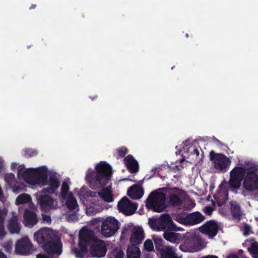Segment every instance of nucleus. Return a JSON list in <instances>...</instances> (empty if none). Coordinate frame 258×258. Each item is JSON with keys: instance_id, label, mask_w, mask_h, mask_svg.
I'll list each match as a JSON object with an SVG mask.
<instances>
[{"instance_id": "nucleus-1", "label": "nucleus", "mask_w": 258, "mask_h": 258, "mask_svg": "<svg viewBox=\"0 0 258 258\" xmlns=\"http://www.w3.org/2000/svg\"><path fill=\"white\" fill-rule=\"evenodd\" d=\"M18 176H21L24 179L33 178V184L45 186L47 184L48 187L43 188L42 193L54 194L58 188L60 182L55 174H51L48 179L47 168L42 166L35 169L28 168L24 170V166H19L18 169Z\"/></svg>"}, {"instance_id": "nucleus-2", "label": "nucleus", "mask_w": 258, "mask_h": 258, "mask_svg": "<svg viewBox=\"0 0 258 258\" xmlns=\"http://www.w3.org/2000/svg\"><path fill=\"white\" fill-rule=\"evenodd\" d=\"M112 167L105 161H100L95 166V171L88 170L86 179L92 189L103 188L110 179Z\"/></svg>"}, {"instance_id": "nucleus-3", "label": "nucleus", "mask_w": 258, "mask_h": 258, "mask_svg": "<svg viewBox=\"0 0 258 258\" xmlns=\"http://www.w3.org/2000/svg\"><path fill=\"white\" fill-rule=\"evenodd\" d=\"M34 239L49 255L60 254L62 252V244L55 238L49 228H41L34 234Z\"/></svg>"}, {"instance_id": "nucleus-4", "label": "nucleus", "mask_w": 258, "mask_h": 258, "mask_svg": "<svg viewBox=\"0 0 258 258\" xmlns=\"http://www.w3.org/2000/svg\"><path fill=\"white\" fill-rule=\"evenodd\" d=\"M85 233H89L90 237H87V244L88 247H90V253L93 257H104L107 251V247L105 242L98 239L95 235L94 232L91 229L84 230Z\"/></svg>"}, {"instance_id": "nucleus-5", "label": "nucleus", "mask_w": 258, "mask_h": 258, "mask_svg": "<svg viewBox=\"0 0 258 258\" xmlns=\"http://www.w3.org/2000/svg\"><path fill=\"white\" fill-rule=\"evenodd\" d=\"M165 194L157 190L152 191L146 200V206L156 212H161L165 209Z\"/></svg>"}, {"instance_id": "nucleus-6", "label": "nucleus", "mask_w": 258, "mask_h": 258, "mask_svg": "<svg viewBox=\"0 0 258 258\" xmlns=\"http://www.w3.org/2000/svg\"><path fill=\"white\" fill-rule=\"evenodd\" d=\"M246 174L247 172L243 167H235L230 172V179L228 181L229 189L236 192L241 184V181L244 180Z\"/></svg>"}, {"instance_id": "nucleus-7", "label": "nucleus", "mask_w": 258, "mask_h": 258, "mask_svg": "<svg viewBox=\"0 0 258 258\" xmlns=\"http://www.w3.org/2000/svg\"><path fill=\"white\" fill-rule=\"evenodd\" d=\"M119 228V221L113 217H108L101 223V233L105 237L114 235Z\"/></svg>"}, {"instance_id": "nucleus-8", "label": "nucleus", "mask_w": 258, "mask_h": 258, "mask_svg": "<svg viewBox=\"0 0 258 258\" xmlns=\"http://www.w3.org/2000/svg\"><path fill=\"white\" fill-rule=\"evenodd\" d=\"M186 193L178 187L170 188L168 192V204L172 207H177L183 204Z\"/></svg>"}, {"instance_id": "nucleus-9", "label": "nucleus", "mask_w": 258, "mask_h": 258, "mask_svg": "<svg viewBox=\"0 0 258 258\" xmlns=\"http://www.w3.org/2000/svg\"><path fill=\"white\" fill-rule=\"evenodd\" d=\"M210 158L211 161L214 162L215 168L222 172H225L230 164V160L225 155L216 154L214 151L210 152Z\"/></svg>"}, {"instance_id": "nucleus-10", "label": "nucleus", "mask_w": 258, "mask_h": 258, "mask_svg": "<svg viewBox=\"0 0 258 258\" xmlns=\"http://www.w3.org/2000/svg\"><path fill=\"white\" fill-rule=\"evenodd\" d=\"M118 209L125 215L134 214L137 209L138 205L133 203L127 198L124 197L118 203Z\"/></svg>"}, {"instance_id": "nucleus-11", "label": "nucleus", "mask_w": 258, "mask_h": 258, "mask_svg": "<svg viewBox=\"0 0 258 258\" xmlns=\"http://www.w3.org/2000/svg\"><path fill=\"white\" fill-rule=\"evenodd\" d=\"M258 172H247L243 182V186L247 191H253L258 189Z\"/></svg>"}, {"instance_id": "nucleus-12", "label": "nucleus", "mask_w": 258, "mask_h": 258, "mask_svg": "<svg viewBox=\"0 0 258 258\" xmlns=\"http://www.w3.org/2000/svg\"><path fill=\"white\" fill-rule=\"evenodd\" d=\"M32 246L29 238L24 237L17 241L15 251L17 254L27 255L32 252Z\"/></svg>"}, {"instance_id": "nucleus-13", "label": "nucleus", "mask_w": 258, "mask_h": 258, "mask_svg": "<svg viewBox=\"0 0 258 258\" xmlns=\"http://www.w3.org/2000/svg\"><path fill=\"white\" fill-rule=\"evenodd\" d=\"M90 236L91 234H89V232L85 233L84 230L80 232L79 242L80 249L78 250L75 248L73 250L77 257L83 258L84 254L87 252L88 248L87 244V237Z\"/></svg>"}, {"instance_id": "nucleus-14", "label": "nucleus", "mask_w": 258, "mask_h": 258, "mask_svg": "<svg viewBox=\"0 0 258 258\" xmlns=\"http://www.w3.org/2000/svg\"><path fill=\"white\" fill-rule=\"evenodd\" d=\"M218 229L217 223L213 220L207 221L199 228L201 233L208 235L210 238H213L217 234Z\"/></svg>"}, {"instance_id": "nucleus-15", "label": "nucleus", "mask_w": 258, "mask_h": 258, "mask_svg": "<svg viewBox=\"0 0 258 258\" xmlns=\"http://www.w3.org/2000/svg\"><path fill=\"white\" fill-rule=\"evenodd\" d=\"M157 224L158 229L162 230L178 231L179 230L168 214H164L161 216Z\"/></svg>"}, {"instance_id": "nucleus-16", "label": "nucleus", "mask_w": 258, "mask_h": 258, "mask_svg": "<svg viewBox=\"0 0 258 258\" xmlns=\"http://www.w3.org/2000/svg\"><path fill=\"white\" fill-rule=\"evenodd\" d=\"M24 224L25 226L32 228L38 222L37 214L33 211L26 209L23 215Z\"/></svg>"}, {"instance_id": "nucleus-17", "label": "nucleus", "mask_w": 258, "mask_h": 258, "mask_svg": "<svg viewBox=\"0 0 258 258\" xmlns=\"http://www.w3.org/2000/svg\"><path fill=\"white\" fill-rule=\"evenodd\" d=\"M37 202L40 208L44 211L53 209L54 206L53 199L49 195L39 196L37 197Z\"/></svg>"}, {"instance_id": "nucleus-18", "label": "nucleus", "mask_w": 258, "mask_h": 258, "mask_svg": "<svg viewBox=\"0 0 258 258\" xmlns=\"http://www.w3.org/2000/svg\"><path fill=\"white\" fill-rule=\"evenodd\" d=\"M124 162L127 169L132 173L138 172L139 165L138 161L131 155H128L124 158Z\"/></svg>"}, {"instance_id": "nucleus-19", "label": "nucleus", "mask_w": 258, "mask_h": 258, "mask_svg": "<svg viewBox=\"0 0 258 258\" xmlns=\"http://www.w3.org/2000/svg\"><path fill=\"white\" fill-rule=\"evenodd\" d=\"M145 238L144 231L141 228H139L132 233L130 237L131 245L130 246H137L141 244Z\"/></svg>"}, {"instance_id": "nucleus-20", "label": "nucleus", "mask_w": 258, "mask_h": 258, "mask_svg": "<svg viewBox=\"0 0 258 258\" xmlns=\"http://www.w3.org/2000/svg\"><path fill=\"white\" fill-rule=\"evenodd\" d=\"M144 191L142 187L134 185L127 190V195L132 199L139 200L144 195Z\"/></svg>"}, {"instance_id": "nucleus-21", "label": "nucleus", "mask_w": 258, "mask_h": 258, "mask_svg": "<svg viewBox=\"0 0 258 258\" xmlns=\"http://www.w3.org/2000/svg\"><path fill=\"white\" fill-rule=\"evenodd\" d=\"M188 225H195L201 223L205 219V217L199 211L187 214Z\"/></svg>"}, {"instance_id": "nucleus-22", "label": "nucleus", "mask_w": 258, "mask_h": 258, "mask_svg": "<svg viewBox=\"0 0 258 258\" xmlns=\"http://www.w3.org/2000/svg\"><path fill=\"white\" fill-rule=\"evenodd\" d=\"M230 205L233 218L240 220L242 215V211L239 204L236 201H231L230 202Z\"/></svg>"}, {"instance_id": "nucleus-23", "label": "nucleus", "mask_w": 258, "mask_h": 258, "mask_svg": "<svg viewBox=\"0 0 258 258\" xmlns=\"http://www.w3.org/2000/svg\"><path fill=\"white\" fill-rule=\"evenodd\" d=\"M8 229L10 232L12 234L19 233L21 227L18 222V218L17 216H13L9 220Z\"/></svg>"}, {"instance_id": "nucleus-24", "label": "nucleus", "mask_w": 258, "mask_h": 258, "mask_svg": "<svg viewBox=\"0 0 258 258\" xmlns=\"http://www.w3.org/2000/svg\"><path fill=\"white\" fill-rule=\"evenodd\" d=\"M164 238L171 243H176L180 237V234L175 233L171 230H166L163 233Z\"/></svg>"}, {"instance_id": "nucleus-25", "label": "nucleus", "mask_w": 258, "mask_h": 258, "mask_svg": "<svg viewBox=\"0 0 258 258\" xmlns=\"http://www.w3.org/2000/svg\"><path fill=\"white\" fill-rule=\"evenodd\" d=\"M97 194L105 202L110 203L113 200L112 191L108 187L103 188L101 191L98 192Z\"/></svg>"}, {"instance_id": "nucleus-26", "label": "nucleus", "mask_w": 258, "mask_h": 258, "mask_svg": "<svg viewBox=\"0 0 258 258\" xmlns=\"http://www.w3.org/2000/svg\"><path fill=\"white\" fill-rule=\"evenodd\" d=\"M160 258H178L176 255L174 248L171 246H166L165 249L160 253Z\"/></svg>"}, {"instance_id": "nucleus-27", "label": "nucleus", "mask_w": 258, "mask_h": 258, "mask_svg": "<svg viewBox=\"0 0 258 258\" xmlns=\"http://www.w3.org/2000/svg\"><path fill=\"white\" fill-rule=\"evenodd\" d=\"M67 208L70 211H74L78 207V205L76 198L72 193H70L66 201Z\"/></svg>"}, {"instance_id": "nucleus-28", "label": "nucleus", "mask_w": 258, "mask_h": 258, "mask_svg": "<svg viewBox=\"0 0 258 258\" xmlns=\"http://www.w3.org/2000/svg\"><path fill=\"white\" fill-rule=\"evenodd\" d=\"M126 253L127 258H140V250L138 246H128Z\"/></svg>"}, {"instance_id": "nucleus-29", "label": "nucleus", "mask_w": 258, "mask_h": 258, "mask_svg": "<svg viewBox=\"0 0 258 258\" xmlns=\"http://www.w3.org/2000/svg\"><path fill=\"white\" fill-rule=\"evenodd\" d=\"M31 200V196L27 194H22L18 196L16 199V204L17 205L28 203Z\"/></svg>"}, {"instance_id": "nucleus-30", "label": "nucleus", "mask_w": 258, "mask_h": 258, "mask_svg": "<svg viewBox=\"0 0 258 258\" xmlns=\"http://www.w3.org/2000/svg\"><path fill=\"white\" fill-rule=\"evenodd\" d=\"M246 172H258V165L251 161H247L244 163Z\"/></svg>"}, {"instance_id": "nucleus-31", "label": "nucleus", "mask_w": 258, "mask_h": 258, "mask_svg": "<svg viewBox=\"0 0 258 258\" xmlns=\"http://www.w3.org/2000/svg\"><path fill=\"white\" fill-rule=\"evenodd\" d=\"M253 258H258V242H253L248 248Z\"/></svg>"}, {"instance_id": "nucleus-32", "label": "nucleus", "mask_w": 258, "mask_h": 258, "mask_svg": "<svg viewBox=\"0 0 258 258\" xmlns=\"http://www.w3.org/2000/svg\"><path fill=\"white\" fill-rule=\"evenodd\" d=\"M154 243L157 251L160 253L165 249V247L163 245V240L161 238H156L154 239Z\"/></svg>"}, {"instance_id": "nucleus-33", "label": "nucleus", "mask_w": 258, "mask_h": 258, "mask_svg": "<svg viewBox=\"0 0 258 258\" xmlns=\"http://www.w3.org/2000/svg\"><path fill=\"white\" fill-rule=\"evenodd\" d=\"M69 186L65 182L62 184L61 188V197L63 199H66L69 190Z\"/></svg>"}, {"instance_id": "nucleus-34", "label": "nucleus", "mask_w": 258, "mask_h": 258, "mask_svg": "<svg viewBox=\"0 0 258 258\" xmlns=\"http://www.w3.org/2000/svg\"><path fill=\"white\" fill-rule=\"evenodd\" d=\"M116 157L118 159L123 157L128 152V149L124 147H120L116 150Z\"/></svg>"}, {"instance_id": "nucleus-35", "label": "nucleus", "mask_w": 258, "mask_h": 258, "mask_svg": "<svg viewBox=\"0 0 258 258\" xmlns=\"http://www.w3.org/2000/svg\"><path fill=\"white\" fill-rule=\"evenodd\" d=\"M24 151V156L28 158L35 156L38 154L37 150L30 148L25 149Z\"/></svg>"}, {"instance_id": "nucleus-36", "label": "nucleus", "mask_w": 258, "mask_h": 258, "mask_svg": "<svg viewBox=\"0 0 258 258\" xmlns=\"http://www.w3.org/2000/svg\"><path fill=\"white\" fill-rule=\"evenodd\" d=\"M176 221L180 224L188 225L187 215L183 216L181 215H178L176 217Z\"/></svg>"}, {"instance_id": "nucleus-37", "label": "nucleus", "mask_w": 258, "mask_h": 258, "mask_svg": "<svg viewBox=\"0 0 258 258\" xmlns=\"http://www.w3.org/2000/svg\"><path fill=\"white\" fill-rule=\"evenodd\" d=\"M144 246V249L147 251L150 252L154 250L153 243L150 239H147L145 241Z\"/></svg>"}, {"instance_id": "nucleus-38", "label": "nucleus", "mask_w": 258, "mask_h": 258, "mask_svg": "<svg viewBox=\"0 0 258 258\" xmlns=\"http://www.w3.org/2000/svg\"><path fill=\"white\" fill-rule=\"evenodd\" d=\"M5 180L8 184H12L15 181V175L12 173H7L5 175Z\"/></svg>"}, {"instance_id": "nucleus-39", "label": "nucleus", "mask_w": 258, "mask_h": 258, "mask_svg": "<svg viewBox=\"0 0 258 258\" xmlns=\"http://www.w3.org/2000/svg\"><path fill=\"white\" fill-rule=\"evenodd\" d=\"M7 213L8 210L6 208L0 209V223H4V220Z\"/></svg>"}, {"instance_id": "nucleus-40", "label": "nucleus", "mask_w": 258, "mask_h": 258, "mask_svg": "<svg viewBox=\"0 0 258 258\" xmlns=\"http://www.w3.org/2000/svg\"><path fill=\"white\" fill-rule=\"evenodd\" d=\"M4 248L6 252H11L12 250V242L8 241L4 244Z\"/></svg>"}, {"instance_id": "nucleus-41", "label": "nucleus", "mask_w": 258, "mask_h": 258, "mask_svg": "<svg viewBox=\"0 0 258 258\" xmlns=\"http://www.w3.org/2000/svg\"><path fill=\"white\" fill-rule=\"evenodd\" d=\"M214 208L210 206H206L204 209L205 213L209 216H211L212 214Z\"/></svg>"}, {"instance_id": "nucleus-42", "label": "nucleus", "mask_w": 258, "mask_h": 258, "mask_svg": "<svg viewBox=\"0 0 258 258\" xmlns=\"http://www.w3.org/2000/svg\"><path fill=\"white\" fill-rule=\"evenodd\" d=\"M6 235L4 223H0V239H2Z\"/></svg>"}, {"instance_id": "nucleus-43", "label": "nucleus", "mask_w": 258, "mask_h": 258, "mask_svg": "<svg viewBox=\"0 0 258 258\" xmlns=\"http://www.w3.org/2000/svg\"><path fill=\"white\" fill-rule=\"evenodd\" d=\"M43 221L47 223H50L51 219L50 216L45 214L42 215Z\"/></svg>"}, {"instance_id": "nucleus-44", "label": "nucleus", "mask_w": 258, "mask_h": 258, "mask_svg": "<svg viewBox=\"0 0 258 258\" xmlns=\"http://www.w3.org/2000/svg\"><path fill=\"white\" fill-rule=\"evenodd\" d=\"M250 231V227L247 224L245 225L243 227V234L244 235H248L249 234Z\"/></svg>"}, {"instance_id": "nucleus-45", "label": "nucleus", "mask_w": 258, "mask_h": 258, "mask_svg": "<svg viewBox=\"0 0 258 258\" xmlns=\"http://www.w3.org/2000/svg\"><path fill=\"white\" fill-rule=\"evenodd\" d=\"M124 255V252L122 250H119L115 254L114 258H123Z\"/></svg>"}, {"instance_id": "nucleus-46", "label": "nucleus", "mask_w": 258, "mask_h": 258, "mask_svg": "<svg viewBox=\"0 0 258 258\" xmlns=\"http://www.w3.org/2000/svg\"><path fill=\"white\" fill-rule=\"evenodd\" d=\"M191 155H196V158H198V157L199 156V151L197 149H194L193 151L191 152Z\"/></svg>"}, {"instance_id": "nucleus-47", "label": "nucleus", "mask_w": 258, "mask_h": 258, "mask_svg": "<svg viewBox=\"0 0 258 258\" xmlns=\"http://www.w3.org/2000/svg\"><path fill=\"white\" fill-rule=\"evenodd\" d=\"M160 169H161L160 167H155L152 168L151 170V172H152V175L150 177V178L152 177L157 172H158V173Z\"/></svg>"}, {"instance_id": "nucleus-48", "label": "nucleus", "mask_w": 258, "mask_h": 258, "mask_svg": "<svg viewBox=\"0 0 258 258\" xmlns=\"http://www.w3.org/2000/svg\"><path fill=\"white\" fill-rule=\"evenodd\" d=\"M36 258H50V257L48 256H47L44 254L39 253L37 255Z\"/></svg>"}, {"instance_id": "nucleus-49", "label": "nucleus", "mask_w": 258, "mask_h": 258, "mask_svg": "<svg viewBox=\"0 0 258 258\" xmlns=\"http://www.w3.org/2000/svg\"><path fill=\"white\" fill-rule=\"evenodd\" d=\"M226 258H239V257L235 253H232V254H229Z\"/></svg>"}, {"instance_id": "nucleus-50", "label": "nucleus", "mask_w": 258, "mask_h": 258, "mask_svg": "<svg viewBox=\"0 0 258 258\" xmlns=\"http://www.w3.org/2000/svg\"><path fill=\"white\" fill-rule=\"evenodd\" d=\"M0 258H7L6 254L0 250Z\"/></svg>"}, {"instance_id": "nucleus-51", "label": "nucleus", "mask_w": 258, "mask_h": 258, "mask_svg": "<svg viewBox=\"0 0 258 258\" xmlns=\"http://www.w3.org/2000/svg\"><path fill=\"white\" fill-rule=\"evenodd\" d=\"M202 258H218L217 256L216 255H208V256H204Z\"/></svg>"}, {"instance_id": "nucleus-52", "label": "nucleus", "mask_w": 258, "mask_h": 258, "mask_svg": "<svg viewBox=\"0 0 258 258\" xmlns=\"http://www.w3.org/2000/svg\"><path fill=\"white\" fill-rule=\"evenodd\" d=\"M17 164L16 163H12L11 164V168L12 169L16 168Z\"/></svg>"}, {"instance_id": "nucleus-53", "label": "nucleus", "mask_w": 258, "mask_h": 258, "mask_svg": "<svg viewBox=\"0 0 258 258\" xmlns=\"http://www.w3.org/2000/svg\"><path fill=\"white\" fill-rule=\"evenodd\" d=\"M96 195V192H94V191H91L90 193V195L91 197H95Z\"/></svg>"}, {"instance_id": "nucleus-54", "label": "nucleus", "mask_w": 258, "mask_h": 258, "mask_svg": "<svg viewBox=\"0 0 258 258\" xmlns=\"http://www.w3.org/2000/svg\"><path fill=\"white\" fill-rule=\"evenodd\" d=\"M36 7V5L35 4H32L31 5V6L30 7V9H34Z\"/></svg>"}, {"instance_id": "nucleus-55", "label": "nucleus", "mask_w": 258, "mask_h": 258, "mask_svg": "<svg viewBox=\"0 0 258 258\" xmlns=\"http://www.w3.org/2000/svg\"><path fill=\"white\" fill-rule=\"evenodd\" d=\"M97 98V95H95L93 97L92 96H91L90 97V98L92 100H94V99H96Z\"/></svg>"}, {"instance_id": "nucleus-56", "label": "nucleus", "mask_w": 258, "mask_h": 258, "mask_svg": "<svg viewBox=\"0 0 258 258\" xmlns=\"http://www.w3.org/2000/svg\"><path fill=\"white\" fill-rule=\"evenodd\" d=\"M186 36L187 37L188 36V34H186Z\"/></svg>"}]
</instances>
